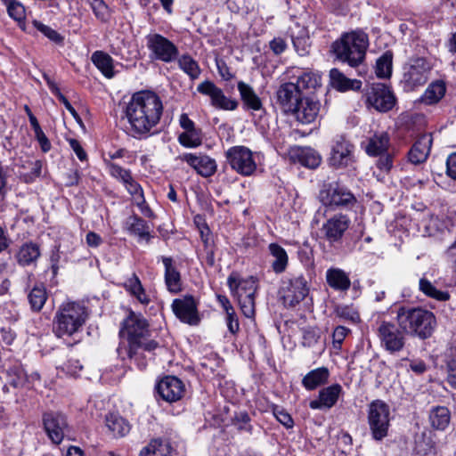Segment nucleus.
I'll return each instance as SVG.
<instances>
[{"label":"nucleus","mask_w":456,"mask_h":456,"mask_svg":"<svg viewBox=\"0 0 456 456\" xmlns=\"http://www.w3.org/2000/svg\"><path fill=\"white\" fill-rule=\"evenodd\" d=\"M95 67L108 78L115 75L114 64L112 59H92Z\"/></svg>","instance_id":"obj_49"},{"label":"nucleus","mask_w":456,"mask_h":456,"mask_svg":"<svg viewBox=\"0 0 456 456\" xmlns=\"http://www.w3.org/2000/svg\"><path fill=\"white\" fill-rule=\"evenodd\" d=\"M183 161L189 164L199 175L203 177H209L216 171V162L214 159L207 155H195L185 153L180 156Z\"/></svg>","instance_id":"obj_20"},{"label":"nucleus","mask_w":456,"mask_h":456,"mask_svg":"<svg viewBox=\"0 0 456 456\" xmlns=\"http://www.w3.org/2000/svg\"><path fill=\"white\" fill-rule=\"evenodd\" d=\"M351 224L350 218L344 214H336L326 220L322 226L325 240L330 243L340 242Z\"/></svg>","instance_id":"obj_13"},{"label":"nucleus","mask_w":456,"mask_h":456,"mask_svg":"<svg viewBox=\"0 0 456 456\" xmlns=\"http://www.w3.org/2000/svg\"><path fill=\"white\" fill-rule=\"evenodd\" d=\"M91 7L98 19L106 20L109 18V8L102 0H92Z\"/></svg>","instance_id":"obj_53"},{"label":"nucleus","mask_w":456,"mask_h":456,"mask_svg":"<svg viewBox=\"0 0 456 456\" xmlns=\"http://www.w3.org/2000/svg\"><path fill=\"white\" fill-rule=\"evenodd\" d=\"M172 310L175 316L184 323L197 325L200 322L197 302L192 296L175 298L172 303Z\"/></svg>","instance_id":"obj_16"},{"label":"nucleus","mask_w":456,"mask_h":456,"mask_svg":"<svg viewBox=\"0 0 456 456\" xmlns=\"http://www.w3.org/2000/svg\"><path fill=\"white\" fill-rule=\"evenodd\" d=\"M164 265V279L169 292L176 294L182 290V277L176 263L171 256H160Z\"/></svg>","instance_id":"obj_22"},{"label":"nucleus","mask_w":456,"mask_h":456,"mask_svg":"<svg viewBox=\"0 0 456 456\" xmlns=\"http://www.w3.org/2000/svg\"><path fill=\"white\" fill-rule=\"evenodd\" d=\"M28 297L32 310L40 311L47 298L45 289L43 286H36L29 292Z\"/></svg>","instance_id":"obj_44"},{"label":"nucleus","mask_w":456,"mask_h":456,"mask_svg":"<svg viewBox=\"0 0 456 456\" xmlns=\"http://www.w3.org/2000/svg\"><path fill=\"white\" fill-rule=\"evenodd\" d=\"M297 110H291L297 120L302 124H310L314 122L320 110V103L309 97H303L297 104Z\"/></svg>","instance_id":"obj_23"},{"label":"nucleus","mask_w":456,"mask_h":456,"mask_svg":"<svg viewBox=\"0 0 456 456\" xmlns=\"http://www.w3.org/2000/svg\"><path fill=\"white\" fill-rule=\"evenodd\" d=\"M309 291L305 277L294 276L284 280L280 289L281 298L286 307H293L307 296Z\"/></svg>","instance_id":"obj_8"},{"label":"nucleus","mask_w":456,"mask_h":456,"mask_svg":"<svg viewBox=\"0 0 456 456\" xmlns=\"http://www.w3.org/2000/svg\"><path fill=\"white\" fill-rule=\"evenodd\" d=\"M303 97L299 86L295 82L281 83L276 91V102L285 113H290L291 110H297L296 108Z\"/></svg>","instance_id":"obj_12"},{"label":"nucleus","mask_w":456,"mask_h":456,"mask_svg":"<svg viewBox=\"0 0 456 456\" xmlns=\"http://www.w3.org/2000/svg\"><path fill=\"white\" fill-rule=\"evenodd\" d=\"M295 84L299 86L300 92L303 90L316 89L322 86V77L320 75L313 72H305L297 77Z\"/></svg>","instance_id":"obj_42"},{"label":"nucleus","mask_w":456,"mask_h":456,"mask_svg":"<svg viewBox=\"0 0 456 456\" xmlns=\"http://www.w3.org/2000/svg\"><path fill=\"white\" fill-rule=\"evenodd\" d=\"M110 175L120 181L123 184H126L133 176L130 170L125 169L122 167L111 162L110 160H104Z\"/></svg>","instance_id":"obj_47"},{"label":"nucleus","mask_w":456,"mask_h":456,"mask_svg":"<svg viewBox=\"0 0 456 456\" xmlns=\"http://www.w3.org/2000/svg\"><path fill=\"white\" fill-rule=\"evenodd\" d=\"M446 174L456 180V152L449 155L446 160Z\"/></svg>","instance_id":"obj_63"},{"label":"nucleus","mask_w":456,"mask_h":456,"mask_svg":"<svg viewBox=\"0 0 456 456\" xmlns=\"http://www.w3.org/2000/svg\"><path fill=\"white\" fill-rule=\"evenodd\" d=\"M419 290L426 296L439 301H446L450 298L447 291L437 289L428 280L421 278L419 282Z\"/></svg>","instance_id":"obj_41"},{"label":"nucleus","mask_w":456,"mask_h":456,"mask_svg":"<svg viewBox=\"0 0 456 456\" xmlns=\"http://www.w3.org/2000/svg\"><path fill=\"white\" fill-rule=\"evenodd\" d=\"M124 287L132 296L135 297L140 303L147 305L150 302L141 281L135 273H133L126 279Z\"/></svg>","instance_id":"obj_36"},{"label":"nucleus","mask_w":456,"mask_h":456,"mask_svg":"<svg viewBox=\"0 0 456 456\" xmlns=\"http://www.w3.org/2000/svg\"><path fill=\"white\" fill-rule=\"evenodd\" d=\"M432 65L427 59H410L403 67V81L405 85L413 89L424 85L428 77Z\"/></svg>","instance_id":"obj_10"},{"label":"nucleus","mask_w":456,"mask_h":456,"mask_svg":"<svg viewBox=\"0 0 456 456\" xmlns=\"http://www.w3.org/2000/svg\"><path fill=\"white\" fill-rule=\"evenodd\" d=\"M35 137L40 144V147L44 152H47L51 148V143L43 132L41 126L34 130Z\"/></svg>","instance_id":"obj_60"},{"label":"nucleus","mask_w":456,"mask_h":456,"mask_svg":"<svg viewBox=\"0 0 456 456\" xmlns=\"http://www.w3.org/2000/svg\"><path fill=\"white\" fill-rule=\"evenodd\" d=\"M349 330L344 326H338L332 334V342L335 348H340L342 342L346 337Z\"/></svg>","instance_id":"obj_59"},{"label":"nucleus","mask_w":456,"mask_h":456,"mask_svg":"<svg viewBox=\"0 0 456 456\" xmlns=\"http://www.w3.org/2000/svg\"><path fill=\"white\" fill-rule=\"evenodd\" d=\"M226 322L231 333L235 334L239 331V320L234 310L226 314Z\"/></svg>","instance_id":"obj_61"},{"label":"nucleus","mask_w":456,"mask_h":456,"mask_svg":"<svg viewBox=\"0 0 456 456\" xmlns=\"http://www.w3.org/2000/svg\"><path fill=\"white\" fill-rule=\"evenodd\" d=\"M231 167L241 175H251L256 169L253 152L245 146H233L226 151Z\"/></svg>","instance_id":"obj_9"},{"label":"nucleus","mask_w":456,"mask_h":456,"mask_svg":"<svg viewBox=\"0 0 456 456\" xmlns=\"http://www.w3.org/2000/svg\"><path fill=\"white\" fill-rule=\"evenodd\" d=\"M354 145L344 136H337L332 143L330 164L337 168L346 167L354 161Z\"/></svg>","instance_id":"obj_14"},{"label":"nucleus","mask_w":456,"mask_h":456,"mask_svg":"<svg viewBox=\"0 0 456 456\" xmlns=\"http://www.w3.org/2000/svg\"><path fill=\"white\" fill-rule=\"evenodd\" d=\"M105 422L113 436L122 437L130 431L129 423L118 413H109L106 416Z\"/></svg>","instance_id":"obj_33"},{"label":"nucleus","mask_w":456,"mask_h":456,"mask_svg":"<svg viewBox=\"0 0 456 456\" xmlns=\"http://www.w3.org/2000/svg\"><path fill=\"white\" fill-rule=\"evenodd\" d=\"M171 451L172 448L167 442L154 439L142 448L140 456H170Z\"/></svg>","instance_id":"obj_37"},{"label":"nucleus","mask_w":456,"mask_h":456,"mask_svg":"<svg viewBox=\"0 0 456 456\" xmlns=\"http://www.w3.org/2000/svg\"><path fill=\"white\" fill-rule=\"evenodd\" d=\"M43 76L51 92L59 98V100L64 104L65 108L76 119L80 120L77 112L72 107L68 99L61 93L59 87L54 83V81L45 73H44Z\"/></svg>","instance_id":"obj_45"},{"label":"nucleus","mask_w":456,"mask_h":456,"mask_svg":"<svg viewBox=\"0 0 456 456\" xmlns=\"http://www.w3.org/2000/svg\"><path fill=\"white\" fill-rule=\"evenodd\" d=\"M331 86L340 92L348 90L358 91L362 87V82L357 79L346 77L337 69H332L330 72Z\"/></svg>","instance_id":"obj_28"},{"label":"nucleus","mask_w":456,"mask_h":456,"mask_svg":"<svg viewBox=\"0 0 456 456\" xmlns=\"http://www.w3.org/2000/svg\"><path fill=\"white\" fill-rule=\"evenodd\" d=\"M89 316L87 308L77 302L61 304L53 319V332L58 338L78 332Z\"/></svg>","instance_id":"obj_4"},{"label":"nucleus","mask_w":456,"mask_h":456,"mask_svg":"<svg viewBox=\"0 0 456 456\" xmlns=\"http://www.w3.org/2000/svg\"><path fill=\"white\" fill-rule=\"evenodd\" d=\"M269 250L275 258L273 262V268L275 273H282L288 265V255L283 248L276 243L269 245Z\"/></svg>","instance_id":"obj_40"},{"label":"nucleus","mask_w":456,"mask_h":456,"mask_svg":"<svg viewBox=\"0 0 456 456\" xmlns=\"http://www.w3.org/2000/svg\"><path fill=\"white\" fill-rule=\"evenodd\" d=\"M238 89L241 95L243 102L248 108L253 110H258L262 108V102L253 89L243 82L238 84Z\"/></svg>","instance_id":"obj_39"},{"label":"nucleus","mask_w":456,"mask_h":456,"mask_svg":"<svg viewBox=\"0 0 456 456\" xmlns=\"http://www.w3.org/2000/svg\"><path fill=\"white\" fill-rule=\"evenodd\" d=\"M242 314L247 318H253L255 316V296L244 297L238 300Z\"/></svg>","instance_id":"obj_52"},{"label":"nucleus","mask_w":456,"mask_h":456,"mask_svg":"<svg viewBox=\"0 0 456 456\" xmlns=\"http://www.w3.org/2000/svg\"><path fill=\"white\" fill-rule=\"evenodd\" d=\"M447 381L452 387L456 388V361L455 360H452L448 362Z\"/></svg>","instance_id":"obj_64"},{"label":"nucleus","mask_w":456,"mask_h":456,"mask_svg":"<svg viewBox=\"0 0 456 456\" xmlns=\"http://www.w3.org/2000/svg\"><path fill=\"white\" fill-rule=\"evenodd\" d=\"M7 8L8 14L17 22L23 23L26 19L24 5L17 0H2Z\"/></svg>","instance_id":"obj_43"},{"label":"nucleus","mask_w":456,"mask_h":456,"mask_svg":"<svg viewBox=\"0 0 456 456\" xmlns=\"http://www.w3.org/2000/svg\"><path fill=\"white\" fill-rule=\"evenodd\" d=\"M326 281L336 290L346 291L351 286L348 275L342 269L330 268L326 272Z\"/></svg>","instance_id":"obj_30"},{"label":"nucleus","mask_w":456,"mask_h":456,"mask_svg":"<svg viewBox=\"0 0 456 456\" xmlns=\"http://www.w3.org/2000/svg\"><path fill=\"white\" fill-rule=\"evenodd\" d=\"M198 91L211 98V103L216 108L226 110H233L237 108V102L227 98L223 91L210 81H204L198 86Z\"/></svg>","instance_id":"obj_19"},{"label":"nucleus","mask_w":456,"mask_h":456,"mask_svg":"<svg viewBox=\"0 0 456 456\" xmlns=\"http://www.w3.org/2000/svg\"><path fill=\"white\" fill-rule=\"evenodd\" d=\"M178 65L184 70L191 78H196L200 73L198 63L193 59H176Z\"/></svg>","instance_id":"obj_51"},{"label":"nucleus","mask_w":456,"mask_h":456,"mask_svg":"<svg viewBox=\"0 0 456 456\" xmlns=\"http://www.w3.org/2000/svg\"><path fill=\"white\" fill-rule=\"evenodd\" d=\"M290 159L307 168H316L322 161L320 154L309 147H296L290 151Z\"/></svg>","instance_id":"obj_27"},{"label":"nucleus","mask_w":456,"mask_h":456,"mask_svg":"<svg viewBox=\"0 0 456 456\" xmlns=\"http://www.w3.org/2000/svg\"><path fill=\"white\" fill-rule=\"evenodd\" d=\"M227 283L232 294L240 299L244 297L255 296L256 291V282L253 277L240 280L233 274L228 277Z\"/></svg>","instance_id":"obj_25"},{"label":"nucleus","mask_w":456,"mask_h":456,"mask_svg":"<svg viewBox=\"0 0 456 456\" xmlns=\"http://www.w3.org/2000/svg\"><path fill=\"white\" fill-rule=\"evenodd\" d=\"M330 377L329 369L326 367L316 368L309 371L303 379V387L309 391L316 389L318 387L325 385Z\"/></svg>","instance_id":"obj_29"},{"label":"nucleus","mask_w":456,"mask_h":456,"mask_svg":"<svg viewBox=\"0 0 456 456\" xmlns=\"http://www.w3.org/2000/svg\"><path fill=\"white\" fill-rule=\"evenodd\" d=\"M432 142L431 134L420 135L408 153L409 160L414 165L425 162L429 155Z\"/></svg>","instance_id":"obj_26"},{"label":"nucleus","mask_w":456,"mask_h":456,"mask_svg":"<svg viewBox=\"0 0 456 456\" xmlns=\"http://www.w3.org/2000/svg\"><path fill=\"white\" fill-rule=\"evenodd\" d=\"M369 38L362 30L346 32L331 45V53L336 57H365Z\"/></svg>","instance_id":"obj_5"},{"label":"nucleus","mask_w":456,"mask_h":456,"mask_svg":"<svg viewBox=\"0 0 456 456\" xmlns=\"http://www.w3.org/2000/svg\"><path fill=\"white\" fill-rule=\"evenodd\" d=\"M8 373L10 376H12V375L14 376V378H12L11 380V383L13 387L22 386L27 379V376H26L24 370L20 367L11 368L8 370Z\"/></svg>","instance_id":"obj_56"},{"label":"nucleus","mask_w":456,"mask_h":456,"mask_svg":"<svg viewBox=\"0 0 456 456\" xmlns=\"http://www.w3.org/2000/svg\"><path fill=\"white\" fill-rule=\"evenodd\" d=\"M342 393V387L339 384H333L319 391L318 398L309 403L313 410H329L333 407Z\"/></svg>","instance_id":"obj_21"},{"label":"nucleus","mask_w":456,"mask_h":456,"mask_svg":"<svg viewBox=\"0 0 456 456\" xmlns=\"http://www.w3.org/2000/svg\"><path fill=\"white\" fill-rule=\"evenodd\" d=\"M147 321L141 315L130 312L123 321L119 331L120 337L126 338L127 345H119L117 349L118 357L122 360L134 361L139 369L146 367L144 352H151L159 346V343L150 338Z\"/></svg>","instance_id":"obj_1"},{"label":"nucleus","mask_w":456,"mask_h":456,"mask_svg":"<svg viewBox=\"0 0 456 456\" xmlns=\"http://www.w3.org/2000/svg\"><path fill=\"white\" fill-rule=\"evenodd\" d=\"M35 28L47 37L49 39L54 42H60L61 40V37L59 35L57 31L53 29L52 28L41 23L40 21L34 20L33 22Z\"/></svg>","instance_id":"obj_54"},{"label":"nucleus","mask_w":456,"mask_h":456,"mask_svg":"<svg viewBox=\"0 0 456 456\" xmlns=\"http://www.w3.org/2000/svg\"><path fill=\"white\" fill-rule=\"evenodd\" d=\"M128 193L133 197L138 207L144 205L145 199L141 185L132 177L124 184Z\"/></svg>","instance_id":"obj_48"},{"label":"nucleus","mask_w":456,"mask_h":456,"mask_svg":"<svg viewBox=\"0 0 456 456\" xmlns=\"http://www.w3.org/2000/svg\"><path fill=\"white\" fill-rule=\"evenodd\" d=\"M319 199L323 205L330 207L347 206L355 201L347 189L332 184L320 191Z\"/></svg>","instance_id":"obj_17"},{"label":"nucleus","mask_w":456,"mask_h":456,"mask_svg":"<svg viewBox=\"0 0 456 456\" xmlns=\"http://www.w3.org/2000/svg\"><path fill=\"white\" fill-rule=\"evenodd\" d=\"M83 366L77 359H69L62 367L61 370L68 375L77 377Z\"/></svg>","instance_id":"obj_57"},{"label":"nucleus","mask_w":456,"mask_h":456,"mask_svg":"<svg viewBox=\"0 0 456 456\" xmlns=\"http://www.w3.org/2000/svg\"><path fill=\"white\" fill-rule=\"evenodd\" d=\"M126 227L131 234L138 236L140 240L149 241L151 237L149 224L138 216H129L126 221Z\"/></svg>","instance_id":"obj_34"},{"label":"nucleus","mask_w":456,"mask_h":456,"mask_svg":"<svg viewBox=\"0 0 456 456\" xmlns=\"http://www.w3.org/2000/svg\"><path fill=\"white\" fill-rule=\"evenodd\" d=\"M368 424L374 440L381 441L387 436L390 426V410L385 402L375 400L369 404Z\"/></svg>","instance_id":"obj_6"},{"label":"nucleus","mask_w":456,"mask_h":456,"mask_svg":"<svg viewBox=\"0 0 456 456\" xmlns=\"http://www.w3.org/2000/svg\"><path fill=\"white\" fill-rule=\"evenodd\" d=\"M308 40H309V38L307 37H292V42H293L294 47L296 49V53L300 57H303L305 54H308V51H307V47L309 46Z\"/></svg>","instance_id":"obj_55"},{"label":"nucleus","mask_w":456,"mask_h":456,"mask_svg":"<svg viewBox=\"0 0 456 456\" xmlns=\"http://www.w3.org/2000/svg\"><path fill=\"white\" fill-rule=\"evenodd\" d=\"M446 93V85L442 80H436L428 85L422 94L421 102L432 105L436 104L444 96Z\"/></svg>","instance_id":"obj_31"},{"label":"nucleus","mask_w":456,"mask_h":456,"mask_svg":"<svg viewBox=\"0 0 456 456\" xmlns=\"http://www.w3.org/2000/svg\"><path fill=\"white\" fill-rule=\"evenodd\" d=\"M379 156V158L377 161L378 168L383 172L388 173L393 167V156L387 152Z\"/></svg>","instance_id":"obj_58"},{"label":"nucleus","mask_w":456,"mask_h":456,"mask_svg":"<svg viewBox=\"0 0 456 456\" xmlns=\"http://www.w3.org/2000/svg\"><path fill=\"white\" fill-rule=\"evenodd\" d=\"M451 413L448 408L436 406L430 411L429 421L432 428L437 430H444L450 424Z\"/></svg>","instance_id":"obj_35"},{"label":"nucleus","mask_w":456,"mask_h":456,"mask_svg":"<svg viewBox=\"0 0 456 456\" xmlns=\"http://www.w3.org/2000/svg\"><path fill=\"white\" fill-rule=\"evenodd\" d=\"M40 256L39 247L32 242L23 244L18 254V263L21 265H28L35 262Z\"/></svg>","instance_id":"obj_38"},{"label":"nucleus","mask_w":456,"mask_h":456,"mask_svg":"<svg viewBox=\"0 0 456 456\" xmlns=\"http://www.w3.org/2000/svg\"><path fill=\"white\" fill-rule=\"evenodd\" d=\"M403 331L394 323L382 322L378 328V337L383 348L391 354L400 352L405 344Z\"/></svg>","instance_id":"obj_11"},{"label":"nucleus","mask_w":456,"mask_h":456,"mask_svg":"<svg viewBox=\"0 0 456 456\" xmlns=\"http://www.w3.org/2000/svg\"><path fill=\"white\" fill-rule=\"evenodd\" d=\"M43 425L51 441L61 444L68 429L66 417L59 412H46L43 415Z\"/></svg>","instance_id":"obj_15"},{"label":"nucleus","mask_w":456,"mask_h":456,"mask_svg":"<svg viewBox=\"0 0 456 456\" xmlns=\"http://www.w3.org/2000/svg\"><path fill=\"white\" fill-rule=\"evenodd\" d=\"M396 322L402 331L421 339L431 337L436 325L435 314L422 307L400 306Z\"/></svg>","instance_id":"obj_3"},{"label":"nucleus","mask_w":456,"mask_h":456,"mask_svg":"<svg viewBox=\"0 0 456 456\" xmlns=\"http://www.w3.org/2000/svg\"><path fill=\"white\" fill-rule=\"evenodd\" d=\"M178 141L186 148L198 147L202 142L200 131L196 128L186 130L178 136Z\"/></svg>","instance_id":"obj_46"},{"label":"nucleus","mask_w":456,"mask_h":456,"mask_svg":"<svg viewBox=\"0 0 456 456\" xmlns=\"http://www.w3.org/2000/svg\"><path fill=\"white\" fill-rule=\"evenodd\" d=\"M147 45L156 57H175L178 54L177 47L159 34L149 35L147 37Z\"/></svg>","instance_id":"obj_24"},{"label":"nucleus","mask_w":456,"mask_h":456,"mask_svg":"<svg viewBox=\"0 0 456 456\" xmlns=\"http://www.w3.org/2000/svg\"><path fill=\"white\" fill-rule=\"evenodd\" d=\"M389 147V136L386 132L374 134L370 137L366 152L370 156H378L387 152Z\"/></svg>","instance_id":"obj_32"},{"label":"nucleus","mask_w":456,"mask_h":456,"mask_svg":"<svg viewBox=\"0 0 456 456\" xmlns=\"http://www.w3.org/2000/svg\"><path fill=\"white\" fill-rule=\"evenodd\" d=\"M215 61L220 76L224 80H230L233 77V74L226 65L224 59H215Z\"/></svg>","instance_id":"obj_62"},{"label":"nucleus","mask_w":456,"mask_h":456,"mask_svg":"<svg viewBox=\"0 0 456 456\" xmlns=\"http://www.w3.org/2000/svg\"><path fill=\"white\" fill-rule=\"evenodd\" d=\"M375 73L379 78H388L392 74V59H377Z\"/></svg>","instance_id":"obj_50"},{"label":"nucleus","mask_w":456,"mask_h":456,"mask_svg":"<svg viewBox=\"0 0 456 456\" xmlns=\"http://www.w3.org/2000/svg\"><path fill=\"white\" fill-rule=\"evenodd\" d=\"M396 102L389 86L383 83H374L366 91V103L379 112L391 110Z\"/></svg>","instance_id":"obj_7"},{"label":"nucleus","mask_w":456,"mask_h":456,"mask_svg":"<svg viewBox=\"0 0 456 456\" xmlns=\"http://www.w3.org/2000/svg\"><path fill=\"white\" fill-rule=\"evenodd\" d=\"M163 104L153 92L142 91L133 94L126 107V118L134 134H145L160 120Z\"/></svg>","instance_id":"obj_2"},{"label":"nucleus","mask_w":456,"mask_h":456,"mask_svg":"<svg viewBox=\"0 0 456 456\" xmlns=\"http://www.w3.org/2000/svg\"><path fill=\"white\" fill-rule=\"evenodd\" d=\"M158 394L168 403L179 401L185 393L182 380L174 376L163 378L156 387Z\"/></svg>","instance_id":"obj_18"}]
</instances>
